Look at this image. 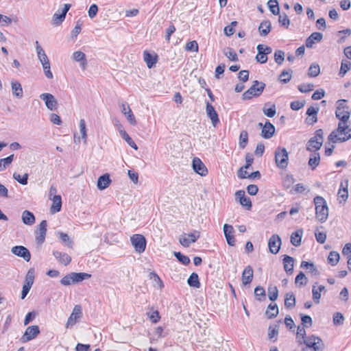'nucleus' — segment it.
Returning a JSON list of instances; mask_svg holds the SVG:
<instances>
[{"label": "nucleus", "mask_w": 351, "mask_h": 351, "mask_svg": "<svg viewBox=\"0 0 351 351\" xmlns=\"http://www.w3.org/2000/svg\"><path fill=\"white\" fill-rule=\"evenodd\" d=\"M335 115L340 122L337 130L329 134L328 139L333 143L345 142L351 138V128L347 125L350 117V108H343L341 110H336Z\"/></svg>", "instance_id": "1"}, {"label": "nucleus", "mask_w": 351, "mask_h": 351, "mask_svg": "<svg viewBox=\"0 0 351 351\" xmlns=\"http://www.w3.org/2000/svg\"><path fill=\"white\" fill-rule=\"evenodd\" d=\"M298 343L306 345L302 351H318L324 349V345L321 338L314 335L307 337L305 339L298 341Z\"/></svg>", "instance_id": "2"}, {"label": "nucleus", "mask_w": 351, "mask_h": 351, "mask_svg": "<svg viewBox=\"0 0 351 351\" xmlns=\"http://www.w3.org/2000/svg\"><path fill=\"white\" fill-rule=\"evenodd\" d=\"M315 205L316 218L321 223L325 222L328 217V207L326 202L322 196H316L313 199Z\"/></svg>", "instance_id": "3"}, {"label": "nucleus", "mask_w": 351, "mask_h": 351, "mask_svg": "<svg viewBox=\"0 0 351 351\" xmlns=\"http://www.w3.org/2000/svg\"><path fill=\"white\" fill-rule=\"evenodd\" d=\"M90 276L91 275L87 273L71 272L63 277L60 280V283L62 285L69 286L72 284L82 282L84 280L88 279Z\"/></svg>", "instance_id": "4"}, {"label": "nucleus", "mask_w": 351, "mask_h": 351, "mask_svg": "<svg viewBox=\"0 0 351 351\" xmlns=\"http://www.w3.org/2000/svg\"><path fill=\"white\" fill-rule=\"evenodd\" d=\"M265 88V84L258 80L253 82L252 86L243 94V99H250L252 97H258Z\"/></svg>", "instance_id": "5"}, {"label": "nucleus", "mask_w": 351, "mask_h": 351, "mask_svg": "<svg viewBox=\"0 0 351 351\" xmlns=\"http://www.w3.org/2000/svg\"><path fill=\"white\" fill-rule=\"evenodd\" d=\"M275 161L276 166L280 169H285L289 163V155L287 149L284 147H278L275 152Z\"/></svg>", "instance_id": "6"}, {"label": "nucleus", "mask_w": 351, "mask_h": 351, "mask_svg": "<svg viewBox=\"0 0 351 351\" xmlns=\"http://www.w3.org/2000/svg\"><path fill=\"white\" fill-rule=\"evenodd\" d=\"M131 243L136 252L141 254L145 252L147 241L144 236L136 234L131 237Z\"/></svg>", "instance_id": "7"}, {"label": "nucleus", "mask_w": 351, "mask_h": 351, "mask_svg": "<svg viewBox=\"0 0 351 351\" xmlns=\"http://www.w3.org/2000/svg\"><path fill=\"white\" fill-rule=\"evenodd\" d=\"M40 333V329L38 326H28L23 335L21 338L22 343L28 342L35 339Z\"/></svg>", "instance_id": "8"}, {"label": "nucleus", "mask_w": 351, "mask_h": 351, "mask_svg": "<svg viewBox=\"0 0 351 351\" xmlns=\"http://www.w3.org/2000/svg\"><path fill=\"white\" fill-rule=\"evenodd\" d=\"M71 4H64V8L60 13L59 10L56 12L52 17L51 23L55 25H60L65 19L67 12L71 8Z\"/></svg>", "instance_id": "9"}, {"label": "nucleus", "mask_w": 351, "mask_h": 351, "mask_svg": "<svg viewBox=\"0 0 351 351\" xmlns=\"http://www.w3.org/2000/svg\"><path fill=\"white\" fill-rule=\"evenodd\" d=\"M47 221L43 220L39 224L38 230L36 231V242L38 245H41L45 242L47 233Z\"/></svg>", "instance_id": "10"}, {"label": "nucleus", "mask_w": 351, "mask_h": 351, "mask_svg": "<svg viewBox=\"0 0 351 351\" xmlns=\"http://www.w3.org/2000/svg\"><path fill=\"white\" fill-rule=\"evenodd\" d=\"M281 239L278 234H273L269 239L268 247L271 254H276L280 248Z\"/></svg>", "instance_id": "11"}, {"label": "nucleus", "mask_w": 351, "mask_h": 351, "mask_svg": "<svg viewBox=\"0 0 351 351\" xmlns=\"http://www.w3.org/2000/svg\"><path fill=\"white\" fill-rule=\"evenodd\" d=\"M40 98L45 101L46 107L50 110H55L58 106V101L54 96L50 93H43Z\"/></svg>", "instance_id": "12"}, {"label": "nucleus", "mask_w": 351, "mask_h": 351, "mask_svg": "<svg viewBox=\"0 0 351 351\" xmlns=\"http://www.w3.org/2000/svg\"><path fill=\"white\" fill-rule=\"evenodd\" d=\"M206 112L208 117L210 119L213 125L215 127L219 123V119L215 108L209 101L206 102Z\"/></svg>", "instance_id": "13"}, {"label": "nucleus", "mask_w": 351, "mask_h": 351, "mask_svg": "<svg viewBox=\"0 0 351 351\" xmlns=\"http://www.w3.org/2000/svg\"><path fill=\"white\" fill-rule=\"evenodd\" d=\"M223 233L227 241L228 244L230 246H234L236 244V239L234 236V230L232 226L229 224L223 225Z\"/></svg>", "instance_id": "14"}, {"label": "nucleus", "mask_w": 351, "mask_h": 351, "mask_svg": "<svg viewBox=\"0 0 351 351\" xmlns=\"http://www.w3.org/2000/svg\"><path fill=\"white\" fill-rule=\"evenodd\" d=\"M11 252L16 256L24 258L26 261H29L31 254L27 248L22 245H16L12 248Z\"/></svg>", "instance_id": "15"}, {"label": "nucleus", "mask_w": 351, "mask_h": 351, "mask_svg": "<svg viewBox=\"0 0 351 351\" xmlns=\"http://www.w3.org/2000/svg\"><path fill=\"white\" fill-rule=\"evenodd\" d=\"M194 171L202 176H205L208 173V169L204 164L199 158H194L192 162Z\"/></svg>", "instance_id": "16"}, {"label": "nucleus", "mask_w": 351, "mask_h": 351, "mask_svg": "<svg viewBox=\"0 0 351 351\" xmlns=\"http://www.w3.org/2000/svg\"><path fill=\"white\" fill-rule=\"evenodd\" d=\"M82 308L80 305H75L73 308V312L71 315L69 316L67 322H66V328L69 326H73L77 319L80 318L82 316Z\"/></svg>", "instance_id": "17"}, {"label": "nucleus", "mask_w": 351, "mask_h": 351, "mask_svg": "<svg viewBox=\"0 0 351 351\" xmlns=\"http://www.w3.org/2000/svg\"><path fill=\"white\" fill-rule=\"evenodd\" d=\"M254 276V271L250 265L245 267L242 273L241 280L244 286L250 285Z\"/></svg>", "instance_id": "18"}, {"label": "nucleus", "mask_w": 351, "mask_h": 351, "mask_svg": "<svg viewBox=\"0 0 351 351\" xmlns=\"http://www.w3.org/2000/svg\"><path fill=\"white\" fill-rule=\"evenodd\" d=\"M121 112L126 116L127 119L130 123L135 125L136 124V121L128 104L126 102L122 103L121 105Z\"/></svg>", "instance_id": "19"}, {"label": "nucleus", "mask_w": 351, "mask_h": 351, "mask_svg": "<svg viewBox=\"0 0 351 351\" xmlns=\"http://www.w3.org/2000/svg\"><path fill=\"white\" fill-rule=\"evenodd\" d=\"M188 237L180 239V243L184 247H189L191 243H195L200 237L198 231L188 234Z\"/></svg>", "instance_id": "20"}, {"label": "nucleus", "mask_w": 351, "mask_h": 351, "mask_svg": "<svg viewBox=\"0 0 351 351\" xmlns=\"http://www.w3.org/2000/svg\"><path fill=\"white\" fill-rule=\"evenodd\" d=\"M323 38V34L320 32L312 33L305 41L307 48H312L315 43L320 42Z\"/></svg>", "instance_id": "21"}, {"label": "nucleus", "mask_w": 351, "mask_h": 351, "mask_svg": "<svg viewBox=\"0 0 351 351\" xmlns=\"http://www.w3.org/2000/svg\"><path fill=\"white\" fill-rule=\"evenodd\" d=\"M275 133V127L269 121L265 123L261 131V136L266 139H269L273 136Z\"/></svg>", "instance_id": "22"}, {"label": "nucleus", "mask_w": 351, "mask_h": 351, "mask_svg": "<svg viewBox=\"0 0 351 351\" xmlns=\"http://www.w3.org/2000/svg\"><path fill=\"white\" fill-rule=\"evenodd\" d=\"M143 60L146 62L147 67L152 69L158 61V56L156 53L152 54L148 51H144Z\"/></svg>", "instance_id": "23"}, {"label": "nucleus", "mask_w": 351, "mask_h": 351, "mask_svg": "<svg viewBox=\"0 0 351 351\" xmlns=\"http://www.w3.org/2000/svg\"><path fill=\"white\" fill-rule=\"evenodd\" d=\"M112 180L108 173L103 174L97 180V186L99 190H104L109 186Z\"/></svg>", "instance_id": "24"}, {"label": "nucleus", "mask_w": 351, "mask_h": 351, "mask_svg": "<svg viewBox=\"0 0 351 351\" xmlns=\"http://www.w3.org/2000/svg\"><path fill=\"white\" fill-rule=\"evenodd\" d=\"M53 255L58 262L64 265H69L71 261V258L66 253H62L59 251H53Z\"/></svg>", "instance_id": "25"}, {"label": "nucleus", "mask_w": 351, "mask_h": 351, "mask_svg": "<svg viewBox=\"0 0 351 351\" xmlns=\"http://www.w3.org/2000/svg\"><path fill=\"white\" fill-rule=\"evenodd\" d=\"M322 141L312 137L307 143L306 149L309 152H316L322 147Z\"/></svg>", "instance_id": "26"}, {"label": "nucleus", "mask_w": 351, "mask_h": 351, "mask_svg": "<svg viewBox=\"0 0 351 351\" xmlns=\"http://www.w3.org/2000/svg\"><path fill=\"white\" fill-rule=\"evenodd\" d=\"M35 45L37 56L41 64H47L49 62V60L44 49L40 45L38 41H36Z\"/></svg>", "instance_id": "27"}, {"label": "nucleus", "mask_w": 351, "mask_h": 351, "mask_svg": "<svg viewBox=\"0 0 351 351\" xmlns=\"http://www.w3.org/2000/svg\"><path fill=\"white\" fill-rule=\"evenodd\" d=\"M284 269L287 273L291 274L293 271L294 259L289 255H285L283 258Z\"/></svg>", "instance_id": "28"}, {"label": "nucleus", "mask_w": 351, "mask_h": 351, "mask_svg": "<svg viewBox=\"0 0 351 351\" xmlns=\"http://www.w3.org/2000/svg\"><path fill=\"white\" fill-rule=\"evenodd\" d=\"M53 203L51 206V213H56L60 211L62 208V198L59 195H55L52 199Z\"/></svg>", "instance_id": "29"}, {"label": "nucleus", "mask_w": 351, "mask_h": 351, "mask_svg": "<svg viewBox=\"0 0 351 351\" xmlns=\"http://www.w3.org/2000/svg\"><path fill=\"white\" fill-rule=\"evenodd\" d=\"M271 24L269 20L263 21L258 27L259 34L262 36H267L271 31Z\"/></svg>", "instance_id": "30"}, {"label": "nucleus", "mask_w": 351, "mask_h": 351, "mask_svg": "<svg viewBox=\"0 0 351 351\" xmlns=\"http://www.w3.org/2000/svg\"><path fill=\"white\" fill-rule=\"evenodd\" d=\"M22 221L24 224L32 226L35 223V217L32 212L25 210L22 213Z\"/></svg>", "instance_id": "31"}, {"label": "nucleus", "mask_w": 351, "mask_h": 351, "mask_svg": "<svg viewBox=\"0 0 351 351\" xmlns=\"http://www.w3.org/2000/svg\"><path fill=\"white\" fill-rule=\"evenodd\" d=\"M11 86L13 95L19 99L22 98L23 92L21 84L19 82L13 81L11 82Z\"/></svg>", "instance_id": "32"}, {"label": "nucleus", "mask_w": 351, "mask_h": 351, "mask_svg": "<svg viewBox=\"0 0 351 351\" xmlns=\"http://www.w3.org/2000/svg\"><path fill=\"white\" fill-rule=\"evenodd\" d=\"M265 314L268 319L276 317L278 314V307L276 304H269L267 306Z\"/></svg>", "instance_id": "33"}, {"label": "nucleus", "mask_w": 351, "mask_h": 351, "mask_svg": "<svg viewBox=\"0 0 351 351\" xmlns=\"http://www.w3.org/2000/svg\"><path fill=\"white\" fill-rule=\"evenodd\" d=\"M187 283L191 287H194L196 289L199 288L201 284L197 274L195 272L192 273L187 280Z\"/></svg>", "instance_id": "34"}, {"label": "nucleus", "mask_w": 351, "mask_h": 351, "mask_svg": "<svg viewBox=\"0 0 351 351\" xmlns=\"http://www.w3.org/2000/svg\"><path fill=\"white\" fill-rule=\"evenodd\" d=\"M325 289V287L324 285H319L317 288L315 285L313 286L312 293H313V300L315 304L319 303V300L321 298V292Z\"/></svg>", "instance_id": "35"}, {"label": "nucleus", "mask_w": 351, "mask_h": 351, "mask_svg": "<svg viewBox=\"0 0 351 351\" xmlns=\"http://www.w3.org/2000/svg\"><path fill=\"white\" fill-rule=\"evenodd\" d=\"M302 231L297 230L291 235V243L293 245L298 247L300 245L302 241Z\"/></svg>", "instance_id": "36"}, {"label": "nucleus", "mask_w": 351, "mask_h": 351, "mask_svg": "<svg viewBox=\"0 0 351 351\" xmlns=\"http://www.w3.org/2000/svg\"><path fill=\"white\" fill-rule=\"evenodd\" d=\"M285 306L287 308H291L295 306V297L292 292L286 293Z\"/></svg>", "instance_id": "37"}, {"label": "nucleus", "mask_w": 351, "mask_h": 351, "mask_svg": "<svg viewBox=\"0 0 351 351\" xmlns=\"http://www.w3.org/2000/svg\"><path fill=\"white\" fill-rule=\"evenodd\" d=\"M320 156L319 154L317 152H314L311 154L310 158L308 160V165L313 170L315 169L319 164Z\"/></svg>", "instance_id": "38"}, {"label": "nucleus", "mask_w": 351, "mask_h": 351, "mask_svg": "<svg viewBox=\"0 0 351 351\" xmlns=\"http://www.w3.org/2000/svg\"><path fill=\"white\" fill-rule=\"evenodd\" d=\"M300 267L302 268H305L308 270L310 273H311L314 276H318L319 274V272L317 267L315 266V265L313 263H309L307 261H302L301 263Z\"/></svg>", "instance_id": "39"}, {"label": "nucleus", "mask_w": 351, "mask_h": 351, "mask_svg": "<svg viewBox=\"0 0 351 351\" xmlns=\"http://www.w3.org/2000/svg\"><path fill=\"white\" fill-rule=\"evenodd\" d=\"M263 45L260 44L257 46L258 54L256 56V60L261 64H264L267 60V56L265 52H263Z\"/></svg>", "instance_id": "40"}, {"label": "nucleus", "mask_w": 351, "mask_h": 351, "mask_svg": "<svg viewBox=\"0 0 351 351\" xmlns=\"http://www.w3.org/2000/svg\"><path fill=\"white\" fill-rule=\"evenodd\" d=\"M269 105V103L265 104L263 108V112L265 115L268 117H274L276 113V107L275 104H271L269 108H267V106Z\"/></svg>", "instance_id": "41"}, {"label": "nucleus", "mask_w": 351, "mask_h": 351, "mask_svg": "<svg viewBox=\"0 0 351 351\" xmlns=\"http://www.w3.org/2000/svg\"><path fill=\"white\" fill-rule=\"evenodd\" d=\"M351 69V62L348 60H343L341 63V68L339 72V75L343 77L348 71Z\"/></svg>", "instance_id": "42"}, {"label": "nucleus", "mask_w": 351, "mask_h": 351, "mask_svg": "<svg viewBox=\"0 0 351 351\" xmlns=\"http://www.w3.org/2000/svg\"><path fill=\"white\" fill-rule=\"evenodd\" d=\"M267 5L273 14L278 15L280 14V8L277 0H269Z\"/></svg>", "instance_id": "43"}, {"label": "nucleus", "mask_w": 351, "mask_h": 351, "mask_svg": "<svg viewBox=\"0 0 351 351\" xmlns=\"http://www.w3.org/2000/svg\"><path fill=\"white\" fill-rule=\"evenodd\" d=\"M339 258V254L337 252L332 251L328 256V262L332 266H335L338 263Z\"/></svg>", "instance_id": "44"}, {"label": "nucleus", "mask_w": 351, "mask_h": 351, "mask_svg": "<svg viewBox=\"0 0 351 351\" xmlns=\"http://www.w3.org/2000/svg\"><path fill=\"white\" fill-rule=\"evenodd\" d=\"M121 136L128 143V144L134 148V149H138V147L134 143V141L132 139V138L128 135V134L125 130L119 131Z\"/></svg>", "instance_id": "45"}, {"label": "nucleus", "mask_w": 351, "mask_h": 351, "mask_svg": "<svg viewBox=\"0 0 351 351\" xmlns=\"http://www.w3.org/2000/svg\"><path fill=\"white\" fill-rule=\"evenodd\" d=\"M268 298L271 301H275L278 297V290L276 286L268 287Z\"/></svg>", "instance_id": "46"}, {"label": "nucleus", "mask_w": 351, "mask_h": 351, "mask_svg": "<svg viewBox=\"0 0 351 351\" xmlns=\"http://www.w3.org/2000/svg\"><path fill=\"white\" fill-rule=\"evenodd\" d=\"M34 271L32 269H30L25 276L24 285L26 286H28L29 287H32V285L34 284Z\"/></svg>", "instance_id": "47"}, {"label": "nucleus", "mask_w": 351, "mask_h": 351, "mask_svg": "<svg viewBox=\"0 0 351 351\" xmlns=\"http://www.w3.org/2000/svg\"><path fill=\"white\" fill-rule=\"evenodd\" d=\"M247 142H248V134H247V131L243 130L241 132L240 136H239V147L241 149H244L246 147Z\"/></svg>", "instance_id": "48"}, {"label": "nucleus", "mask_w": 351, "mask_h": 351, "mask_svg": "<svg viewBox=\"0 0 351 351\" xmlns=\"http://www.w3.org/2000/svg\"><path fill=\"white\" fill-rule=\"evenodd\" d=\"M291 77H292V71L291 70H289V71H283L279 75V80L280 81V82H282L283 84H287L291 80Z\"/></svg>", "instance_id": "49"}, {"label": "nucleus", "mask_w": 351, "mask_h": 351, "mask_svg": "<svg viewBox=\"0 0 351 351\" xmlns=\"http://www.w3.org/2000/svg\"><path fill=\"white\" fill-rule=\"evenodd\" d=\"M338 195L342 199L343 202L347 200L348 197V182H346V186H343L342 183L341 184L340 189L338 191Z\"/></svg>", "instance_id": "50"}, {"label": "nucleus", "mask_w": 351, "mask_h": 351, "mask_svg": "<svg viewBox=\"0 0 351 351\" xmlns=\"http://www.w3.org/2000/svg\"><path fill=\"white\" fill-rule=\"evenodd\" d=\"M344 322V317L341 313H335L332 317V323L335 326H342Z\"/></svg>", "instance_id": "51"}, {"label": "nucleus", "mask_w": 351, "mask_h": 351, "mask_svg": "<svg viewBox=\"0 0 351 351\" xmlns=\"http://www.w3.org/2000/svg\"><path fill=\"white\" fill-rule=\"evenodd\" d=\"M59 238L61 240L62 243L66 245L69 248L73 247V243L71 240L69 235L64 232H58Z\"/></svg>", "instance_id": "52"}, {"label": "nucleus", "mask_w": 351, "mask_h": 351, "mask_svg": "<svg viewBox=\"0 0 351 351\" xmlns=\"http://www.w3.org/2000/svg\"><path fill=\"white\" fill-rule=\"evenodd\" d=\"M320 73V68L317 64H312L308 71V75L311 77H317Z\"/></svg>", "instance_id": "53"}, {"label": "nucleus", "mask_w": 351, "mask_h": 351, "mask_svg": "<svg viewBox=\"0 0 351 351\" xmlns=\"http://www.w3.org/2000/svg\"><path fill=\"white\" fill-rule=\"evenodd\" d=\"M174 256L179 262H180L184 265H187L190 263V258L187 256L182 254L180 252H175Z\"/></svg>", "instance_id": "54"}, {"label": "nucleus", "mask_w": 351, "mask_h": 351, "mask_svg": "<svg viewBox=\"0 0 351 351\" xmlns=\"http://www.w3.org/2000/svg\"><path fill=\"white\" fill-rule=\"evenodd\" d=\"M28 173H25L23 176L17 173H14L13 178L23 185H26L28 182Z\"/></svg>", "instance_id": "55"}, {"label": "nucleus", "mask_w": 351, "mask_h": 351, "mask_svg": "<svg viewBox=\"0 0 351 351\" xmlns=\"http://www.w3.org/2000/svg\"><path fill=\"white\" fill-rule=\"evenodd\" d=\"M82 25H83V23L80 20H78L76 22L75 27L72 30L71 34V36L73 39L76 38L77 36H78V34L81 32Z\"/></svg>", "instance_id": "56"}, {"label": "nucleus", "mask_w": 351, "mask_h": 351, "mask_svg": "<svg viewBox=\"0 0 351 351\" xmlns=\"http://www.w3.org/2000/svg\"><path fill=\"white\" fill-rule=\"evenodd\" d=\"M278 22L282 25L288 28L290 24V20L289 19L287 15L285 13L279 14Z\"/></svg>", "instance_id": "57"}, {"label": "nucleus", "mask_w": 351, "mask_h": 351, "mask_svg": "<svg viewBox=\"0 0 351 351\" xmlns=\"http://www.w3.org/2000/svg\"><path fill=\"white\" fill-rule=\"evenodd\" d=\"M295 282L296 284H300L301 286L306 285L307 283V278L306 277L305 274L300 271L297 276L295 277Z\"/></svg>", "instance_id": "58"}, {"label": "nucleus", "mask_w": 351, "mask_h": 351, "mask_svg": "<svg viewBox=\"0 0 351 351\" xmlns=\"http://www.w3.org/2000/svg\"><path fill=\"white\" fill-rule=\"evenodd\" d=\"M254 295L257 300L261 301L262 298H265V291L263 287L258 286L254 289Z\"/></svg>", "instance_id": "59"}, {"label": "nucleus", "mask_w": 351, "mask_h": 351, "mask_svg": "<svg viewBox=\"0 0 351 351\" xmlns=\"http://www.w3.org/2000/svg\"><path fill=\"white\" fill-rule=\"evenodd\" d=\"M301 321L303 327L308 328L313 324V320L311 316L306 315H301Z\"/></svg>", "instance_id": "60"}, {"label": "nucleus", "mask_w": 351, "mask_h": 351, "mask_svg": "<svg viewBox=\"0 0 351 351\" xmlns=\"http://www.w3.org/2000/svg\"><path fill=\"white\" fill-rule=\"evenodd\" d=\"M237 25V21H232L229 25H227L224 28V34L227 36H230L234 34V27Z\"/></svg>", "instance_id": "61"}, {"label": "nucleus", "mask_w": 351, "mask_h": 351, "mask_svg": "<svg viewBox=\"0 0 351 351\" xmlns=\"http://www.w3.org/2000/svg\"><path fill=\"white\" fill-rule=\"evenodd\" d=\"M278 325L269 326L268 328V337L269 339H273L278 334Z\"/></svg>", "instance_id": "62"}, {"label": "nucleus", "mask_w": 351, "mask_h": 351, "mask_svg": "<svg viewBox=\"0 0 351 351\" xmlns=\"http://www.w3.org/2000/svg\"><path fill=\"white\" fill-rule=\"evenodd\" d=\"M80 131L82 134V138L86 143L87 138L86 123L84 119H80L79 123Z\"/></svg>", "instance_id": "63"}, {"label": "nucleus", "mask_w": 351, "mask_h": 351, "mask_svg": "<svg viewBox=\"0 0 351 351\" xmlns=\"http://www.w3.org/2000/svg\"><path fill=\"white\" fill-rule=\"evenodd\" d=\"M274 59H275V62L278 64H279V65L282 64V63L283 62V61L285 60L284 51H282L281 50L276 51V52L274 53Z\"/></svg>", "instance_id": "64"}]
</instances>
